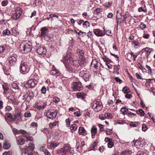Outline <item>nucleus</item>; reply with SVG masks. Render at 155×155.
Segmentation results:
<instances>
[{
    "instance_id": "f257e3e1",
    "label": "nucleus",
    "mask_w": 155,
    "mask_h": 155,
    "mask_svg": "<svg viewBox=\"0 0 155 155\" xmlns=\"http://www.w3.org/2000/svg\"><path fill=\"white\" fill-rule=\"evenodd\" d=\"M63 63L64 64L67 71L70 73H75V70H81L83 68L82 65L84 63V60H73L70 57V54H68L63 58Z\"/></svg>"
},
{
    "instance_id": "f03ea898",
    "label": "nucleus",
    "mask_w": 155,
    "mask_h": 155,
    "mask_svg": "<svg viewBox=\"0 0 155 155\" xmlns=\"http://www.w3.org/2000/svg\"><path fill=\"white\" fill-rule=\"evenodd\" d=\"M31 43L29 41L24 42L20 46V51L23 53H27L31 52L32 49Z\"/></svg>"
},
{
    "instance_id": "7ed1b4c3",
    "label": "nucleus",
    "mask_w": 155,
    "mask_h": 155,
    "mask_svg": "<svg viewBox=\"0 0 155 155\" xmlns=\"http://www.w3.org/2000/svg\"><path fill=\"white\" fill-rule=\"evenodd\" d=\"M72 149L73 148L71 147L69 144H64L63 147L62 148L63 155H68L69 154H70L71 155H72L74 153L73 150H72Z\"/></svg>"
},
{
    "instance_id": "20e7f679",
    "label": "nucleus",
    "mask_w": 155,
    "mask_h": 155,
    "mask_svg": "<svg viewBox=\"0 0 155 155\" xmlns=\"http://www.w3.org/2000/svg\"><path fill=\"white\" fill-rule=\"evenodd\" d=\"M91 105L92 108L96 112H98L101 110L103 107L102 103L99 101H94L91 104Z\"/></svg>"
},
{
    "instance_id": "39448f33",
    "label": "nucleus",
    "mask_w": 155,
    "mask_h": 155,
    "mask_svg": "<svg viewBox=\"0 0 155 155\" xmlns=\"http://www.w3.org/2000/svg\"><path fill=\"white\" fill-rule=\"evenodd\" d=\"M58 110H48L46 112V115L47 117L52 120H54L58 114Z\"/></svg>"
},
{
    "instance_id": "423d86ee",
    "label": "nucleus",
    "mask_w": 155,
    "mask_h": 155,
    "mask_svg": "<svg viewBox=\"0 0 155 155\" xmlns=\"http://www.w3.org/2000/svg\"><path fill=\"white\" fill-rule=\"evenodd\" d=\"M36 43V47L37 48V52L39 55H45L46 53L47 50L45 47L41 45H39V44Z\"/></svg>"
},
{
    "instance_id": "0eeeda50",
    "label": "nucleus",
    "mask_w": 155,
    "mask_h": 155,
    "mask_svg": "<svg viewBox=\"0 0 155 155\" xmlns=\"http://www.w3.org/2000/svg\"><path fill=\"white\" fill-rule=\"evenodd\" d=\"M22 13V9L20 8H17L14 13H13L12 18L13 20H16L20 17Z\"/></svg>"
},
{
    "instance_id": "6e6552de",
    "label": "nucleus",
    "mask_w": 155,
    "mask_h": 155,
    "mask_svg": "<svg viewBox=\"0 0 155 155\" xmlns=\"http://www.w3.org/2000/svg\"><path fill=\"white\" fill-rule=\"evenodd\" d=\"M79 75L80 76L82 77L85 81H89L90 75L87 71H82L80 72Z\"/></svg>"
},
{
    "instance_id": "1a4fd4ad",
    "label": "nucleus",
    "mask_w": 155,
    "mask_h": 155,
    "mask_svg": "<svg viewBox=\"0 0 155 155\" xmlns=\"http://www.w3.org/2000/svg\"><path fill=\"white\" fill-rule=\"evenodd\" d=\"M37 84L36 81L34 79H30L25 84V87L27 88L34 87Z\"/></svg>"
},
{
    "instance_id": "9d476101",
    "label": "nucleus",
    "mask_w": 155,
    "mask_h": 155,
    "mask_svg": "<svg viewBox=\"0 0 155 155\" xmlns=\"http://www.w3.org/2000/svg\"><path fill=\"white\" fill-rule=\"evenodd\" d=\"M28 66L26 62L22 61L20 66V71L21 73L23 74L27 71L28 70Z\"/></svg>"
},
{
    "instance_id": "9b49d317",
    "label": "nucleus",
    "mask_w": 155,
    "mask_h": 155,
    "mask_svg": "<svg viewBox=\"0 0 155 155\" xmlns=\"http://www.w3.org/2000/svg\"><path fill=\"white\" fill-rule=\"evenodd\" d=\"M72 88L74 91L81 90L83 87L81 82H75L73 83Z\"/></svg>"
},
{
    "instance_id": "f8f14e48",
    "label": "nucleus",
    "mask_w": 155,
    "mask_h": 155,
    "mask_svg": "<svg viewBox=\"0 0 155 155\" xmlns=\"http://www.w3.org/2000/svg\"><path fill=\"white\" fill-rule=\"evenodd\" d=\"M93 32L94 34L97 36L101 37L104 35V33L103 31L98 29H94Z\"/></svg>"
},
{
    "instance_id": "ddd939ff",
    "label": "nucleus",
    "mask_w": 155,
    "mask_h": 155,
    "mask_svg": "<svg viewBox=\"0 0 155 155\" xmlns=\"http://www.w3.org/2000/svg\"><path fill=\"white\" fill-rule=\"evenodd\" d=\"M17 56L16 55L11 56L8 58L9 62L11 65H13L17 61L16 57Z\"/></svg>"
},
{
    "instance_id": "4468645a",
    "label": "nucleus",
    "mask_w": 155,
    "mask_h": 155,
    "mask_svg": "<svg viewBox=\"0 0 155 155\" xmlns=\"http://www.w3.org/2000/svg\"><path fill=\"white\" fill-rule=\"evenodd\" d=\"M40 31H41V36L42 38L45 37L48 32V30L46 27H42Z\"/></svg>"
},
{
    "instance_id": "2eb2a0df",
    "label": "nucleus",
    "mask_w": 155,
    "mask_h": 155,
    "mask_svg": "<svg viewBox=\"0 0 155 155\" xmlns=\"http://www.w3.org/2000/svg\"><path fill=\"white\" fill-rule=\"evenodd\" d=\"M59 145V143L58 142L52 141L48 143V147L50 149H54Z\"/></svg>"
},
{
    "instance_id": "dca6fc26",
    "label": "nucleus",
    "mask_w": 155,
    "mask_h": 155,
    "mask_svg": "<svg viewBox=\"0 0 155 155\" xmlns=\"http://www.w3.org/2000/svg\"><path fill=\"white\" fill-rule=\"evenodd\" d=\"M50 74L52 75L59 76L60 74L58 71L54 67H53L52 69L50 71Z\"/></svg>"
},
{
    "instance_id": "f3484780",
    "label": "nucleus",
    "mask_w": 155,
    "mask_h": 155,
    "mask_svg": "<svg viewBox=\"0 0 155 155\" xmlns=\"http://www.w3.org/2000/svg\"><path fill=\"white\" fill-rule=\"evenodd\" d=\"M97 129L95 126H93L91 129V137L92 138L94 137L95 135L97 133Z\"/></svg>"
},
{
    "instance_id": "a211bd4d",
    "label": "nucleus",
    "mask_w": 155,
    "mask_h": 155,
    "mask_svg": "<svg viewBox=\"0 0 155 155\" xmlns=\"http://www.w3.org/2000/svg\"><path fill=\"white\" fill-rule=\"evenodd\" d=\"M12 115L10 113H7L5 116V120L8 122H10V120H11Z\"/></svg>"
},
{
    "instance_id": "6ab92c4d",
    "label": "nucleus",
    "mask_w": 155,
    "mask_h": 155,
    "mask_svg": "<svg viewBox=\"0 0 155 155\" xmlns=\"http://www.w3.org/2000/svg\"><path fill=\"white\" fill-rule=\"evenodd\" d=\"M91 65L92 67H94L96 69H97L98 67V62L96 60H93L91 63Z\"/></svg>"
},
{
    "instance_id": "aec40b11",
    "label": "nucleus",
    "mask_w": 155,
    "mask_h": 155,
    "mask_svg": "<svg viewBox=\"0 0 155 155\" xmlns=\"http://www.w3.org/2000/svg\"><path fill=\"white\" fill-rule=\"evenodd\" d=\"M86 94L84 92L78 93L77 94L76 96L78 98H81L82 99H84L85 98Z\"/></svg>"
},
{
    "instance_id": "412c9836",
    "label": "nucleus",
    "mask_w": 155,
    "mask_h": 155,
    "mask_svg": "<svg viewBox=\"0 0 155 155\" xmlns=\"http://www.w3.org/2000/svg\"><path fill=\"white\" fill-rule=\"evenodd\" d=\"M17 143L18 145H23L25 143V140L23 138H19L16 139Z\"/></svg>"
},
{
    "instance_id": "4be33fe9",
    "label": "nucleus",
    "mask_w": 155,
    "mask_h": 155,
    "mask_svg": "<svg viewBox=\"0 0 155 155\" xmlns=\"http://www.w3.org/2000/svg\"><path fill=\"white\" fill-rule=\"evenodd\" d=\"M77 53H78V55L80 58H81V60L83 59L84 60V51L82 50H81L79 49H78L77 50Z\"/></svg>"
},
{
    "instance_id": "5701e85b",
    "label": "nucleus",
    "mask_w": 155,
    "mask_h": 155,
    "mask_svg": "<svg viewBox=\"0 0 155 155\" xmlns=\"http://www.w3.org/2000/svg\"><path fill=\"white\" fill-rule=\"evenodd\" d=\"M79 133L80 134L82 135H84L86 134V131L84 128L81 127H80L79 129Z\"/></svg>"
},
{
    "instance_id": "b1692460",
    "label": "nucleus",
    "mask_w": 155,
    "mask_h": 155,
    "mask_svg": "<svg viewBox=\"0 0 155 155\" xmlns=\"http://www.w3.org/2000/svg\"><path fill=\"white\" fill-rule=\"evenodd\" d=\"M2 88L4 90V93L5 94H7L9 93V88L6 85H2Z\"/></svg>"
},
{
    "instance_id": "393cba45",
    "label": "nucleus",
    "mask_w": 155,
    "mask_h": 155,
    "mask_svg": "<svg viewBox=\"0 0 155 155\" xmlns=\"http://www.w3.org/2000/svg\"><path fill=\"white\" fill-rule=\"evenodd\" d=\"M128 109L125 107H122L120 110V112L124 115L127 114L128 112Z\"/></svg>"
},
{
    "instance_id": "a878e982",
    "label": "nucleus",
    "mask_w": 155,
    "mask_h": 155,
    "mask_svg": "<svg viewBox=\"0 0 155 155\" xmlns=\"http://www.w3.org/2000/svg\"><path fill=\"white\" fill-rule=\"evenodd\" d=\"M77 126L76 124H73L71 125L70 127V129L71 132H73L76 130L77 129Z\"/></svg>"
},
{
    "instance_id": "bb28decb",
    "label": "nucleus",
    "mask_w": 155,
    "mask_h": 155,
    "mask_svg": "<svg viewBox=\"0 0 155 155\" xmlns=\"http://www.w3.org/2000/svg\"><path fill=\"white\" fill-rule=\"evenodd\" d=\"M58 124V122L57 121H55L53 123H49V128L51 129H52Z\"/></svg>"
},
{
    "instance_id": "cd10ccee",
    "label": "nucleus",
    "mask_w": 155,
    "mask_h": 155,
    "mask_svg": "<svg viewBox=\"0 0 155 155\" xmlns=\"http://www.w3.org/2000/svg\"><path fill=\"white\" fill-rule=\"evenodd\" d=\"M136 111L137 114H139V113L140 114V116H143L145 114L144 111L141 109H140L139 110H137Z\"/></svg>"
},
{
    "instance_id": "c85d7f7f",
    "label": "nucleus",
    "mask_w": 155,
    "mask_h": 155,
    "mask_svg": "<svg viewBox=\"0 0 155 155\" xmlns=\"http://www.w3.org/2000/svg\"><path fill=\"white\" fill-rule=\"evenodd\" d=\"M130 89L126 86L123 88L122 91L125 94H128L130 91Z\"/></svg>"
},
{
    "instance_id": "c756f323",
    "label": "nucleus",
    "mask_w": 155,
    "mask_h": 155,
    "mask_svg": "<svg viewBox=\"0 0 155 155\" xmlns=\"http://www.w3.org/2000/svg\"><path fill=\"white\" fill-rule=\"evenodd\" d=\"M43 147H42V148H41L40 149L41 151L42 150L43 151L45 155H51L50 152H49L47 150L44 149L43 150Z\"/></svg>"
},
{
    "instance_id": "7c9ffc66",
    "label": "nucleus",
    "mask_w": 155,
    "mask_h": 155,
    "mask_svg": "<svg viewBox=\"0 0 155 155\" xmlns=\"http://www.w3.org/2000/svg\"><path fill=\"white\" fill-rule=\"evenodd\" d=\"M122 16L124 18L123 19V22L124 23H126V19L129 17V15L126 14H125L123 15Z\"/></svg>"
},
{
    "instance_id": "2f4dec72",
    "label": "nucleus",
    "mask_w": 155,
    "mask_h": 155,
    "mask_svg": "<svg viewBox=\"0 0 155 155\" xmlns=\"http://www.w3.org/2000/svg\"><path fill=\"white\" fill-rule=\"evenodd\" d=\"M3 33L4 35H9L11 34V32L8 29H6L3 31Z\"/></svg>"
},
{
    "instance_id": "473e14b6",
    "label": "nucleus",
    "mask_w": 155,
    "mask_h": 155,
    "mask_svg": "<svg viewBox=\"0 0 155 155\" xmlns=\"http://www.w3.org/2000/svg\"><path fill=\"white\" fill-rule=\"evenodd\" d=\"M129 54L130 55L131 58H132V57H133V60L134 61H135L136 60L135 58L137 57V55L134 54L132 52H131L130 53H129L128 54V55Z\"/></svg>"
},
{
    "instance_id": "72a5a7b5",
    "label": "nucleus",
    "mask_w": 155,
    "mask_h": 155,
    "mask_svg": "<svg viewBox=\"0 0 155 155\" xmlns=\"http://www.w3.org/2000/svg\"><path fill=\"white\" fill-rule=\"evenodd\" d=\"M10 147V143L5 142L4 143L3 148L6 149H8Z\"/></svg>"
},
{
    "instance_id": "f704fd0d",
    "label": "nucleus",
    "mask_w": 155,
    "mask_h": 155,
    "mask_svg": "<svg viewBox=\"0 0 155 155\" xmlns=\"http://www.w3.org/2000/svg\"><path fill=\"white\" fill-rule=\"evenodd\" d=\"M83 27L84 28H87L90 26L89 23L87 21H85L82 24Z\"/></svg>"
},
{
    "instance_id": "c9c22d12",
    "label": "nucleus",
    "mask_w": 155,
    "mask_h": 155,
    "mask_svg": "<svg viewBox=\"0 0 155 155\" xmlns=\"http://www.w3.org/2000/svg\"><path fill=\"white\" fill-rule=\"evenodd\" d=\"M24 116L25 117H29L31 116V114L30 111H26L24 115Z\"/></svg>"
},
{
    "instance_id": "e433bc0d",
    "label": "nucleus",
    "mask_w": 155,
    "mask_h": 155,
    "mask_svg": "<svg viewBox=\"0 0 155 155\" xmlns=\"http://www.w3.org/2000/svg\"><path fill=\"white\" fill-rule=\"evenodd\" d=\"M53 101L55 103H58L60 101V99L58 97L55 96L53 97Z\"/></svg>"
},
{
    "instance_id": "4c0bfd02",
    "label": "nucleus",
    "mask_w": 155,
    "mask_h": 155,
    "mask_svg": "<svg viewBox=\"0 0 155 155\" xmlns=\"http://www.w3.org/2000/svg\"><path fill=\"white\" fill-rule=\"evenodd\" d=\"M24 137H26V139L28 141H32L33 140V138L31 136L25 135Z\"/></svg>"
},
{
    "instance_id": "58836bf2",
    "label": "nucleus",
    "mask_w": 155,
    "mask_h": 155,
    "mask_svg": "<svg viewBox=\"0 0 155 155\" xmlns=\"http://www.w3.org/2000/svg\"><path fill=\"white\" fill-rule=\"evenodd\" d=\"M146 27V25H145L143 22H141L140 26V28L142 29L143 30Z\"/></svg>"
},
{
    "instance_id": "ea45409f",
    "label": "nucleus",
    "mask_w": 155,
    "mask_h": 155,
    "mask_svg": "<svg viewBox=\"0 0 155 155\" xmlns=\"http://www.w3.org/2000/svg\"><path fill=\"white\" fill-rule=\"evenodd\" d=\"M104 114L105 116H106V118L108 119L112 118L111 114L110 113L106 112Z\"/></svg>"
},
{
    "instance_id": "a19ab883",
    "label": "nucleus",
    "mask_w": 155,
    "mask_h": 155,
    "mask_svg": "<svg viewBox=\"0 0 155 155\" xmlns=\"http://www.w3.org/2000/svg\"><path fill=\"white\" fill-rule=\"evenodd\" d=\"M66 123V126L67 127H69L70 125L71 120L69 118L65 120Z\"/></svg>"
},
{
    "instance_id": "79ce46f5",
    "label": "nucleus",
    "mask_w": 155,
    "mask_h": 155,
    "mask_svg": "<svg viewBox=\"0 0 155 155\" xmlns=\"http://www.w3.org/2000/svg\"><path fill=\"white\" fill-rule=\"evenodd\" d=\"M112 4V2H106L103 5L106 7L108 8Z\"/></svg>"
},
{
    "instance_id": "37998d69",
    "label": "nucleus",
    "mask_w": 155,
    "mask_h": 155,
    "mask_svg": "<svg viewBox=\"0 0 155 155\" xmlns=\"http://www.w3.org/2000/svg\"><path fill=\"white\" fill-rule=\"evenodd\" d=\"M147 129V126L145 124H143L142 125V130L143 131H145Z\"/></svg>"
},
{
    "instance_id": "c03bdc74",
    "label": "nucleus",
    "mask_w": 155,
    "mask_h": 155,
    "mask_svg": "<svg viewBox=\"0 0 155 155\" xmlns=\"http://www.w3.org/2000/svg\"><path fill=\"white\" fill-rule=\"evenodd\" d=\"M116 20L117 23V26H118L119 24H120L121 23L122 19L121 18H118L116 16Z\"/></svg>"
},
{
    "instance_id": "a18cd8bd",
    "label": "nucleus",
    "mask_w": 155,
    "mask_h": 155,
    "mask_svg": "<svg viewBox=\"0 0 155 155\" xmlns=\"http://www.w3.org/2000/svg\"><path fill=\"white\" fill-rule=\"evenodd\" d=\"M28 148L31 150H33L34 149V146L33 144L30 143L28 145Z\"/></svg>"
},
{
    "instance_id": "49530a36",
    "label": "nucleus",
    "mask_w": 155,
    "mask_h": 155,
    "mask_svg": "<svg viewBox=\"0 0 155 155\" xmlns=\"http://www.w3.org/2000/svg\"><path fill=\"white\" fill-rule=\"evenodd\" d=\"M5 49V48L4 46H0V54L4 52Z\"/></svg>"
},
{
    "instance_id": "de8ad7c7",
    "label": "nucleus",
    "mask_w": 155,
    "mask_h": 155,
    "mask_svg": "<svg viewBox=\"0 0 155 155\" xmlns=\"http://www.w3.org/2000/svg\"><path fill=\"white\" fill-rule=\"evenodd\" d=\"M106 133L107 134L110 135L112 133V130L111 129H106Z\"/></svg>"
},
{
    "instance_id": "09e8293b",
    "label": "nucleus",
    "mask_w": 155,
    "mask_h": 155,
    "mask_svg": "<svg viewBox=\"0 0 155 155\" xmlns=\"http://www.w3.org/2000/svg\"><path fill=\"white\" fill-rule=\"evenodd\" d=\"M127 153H129V150H124L122 151L120 155H126Z\"/></svg>"
},
{
    "instance_id": "8fccbe9b",
    "label": "nucleus",
    "mask_w": 155,
    "mask_h": 155,
    "mask_svg": "<svg viewBox=\"0 0 155 155\" xmlns=\"http://www.w3.org/2000/svg\"><path fill=\"white\" fill-rule=\"evenodd\" d=\"M137 155H147V154L143 151H139L138 152Z\"/></svg>"
},
{
    "instance_id": "3c124183",
    "label": "nucleus",
    "mask_w": 155,
    "mask_h": 155,
    "mask_svg": "<svg viewBox=\"0 0 155 155\" xmlns=\"http://www.w3.org/2000/svg\"><path fill=\"white\" fill-rule=\"evenodd\" d=\"M114 79L117 82H118L119 84H120L122 82V80L118 77H116Z\"/></svg>"
},
{
    "instance_id": "603ef678",
    "label": "nucleus",
    "mask_w": 155,
    "mask_h": 155,
    "mask_svg": "<svg viewBox=\"0 0 155 155\" xmlns=\"http://www.w3.org/2000/svg\"><path fill=\"white\" fill-rule=\"evenodd\" d=\"M114 145V143L112 141H110L107 143L108 147L109 148H112Z\"/></svg>"
},
{
    "instance_id": "864d4df0",
    "label": "nucleus",
    "mask_w": 155,
    "mask_h": 155,
    "mask_svg": "<svg viewBox=\"0 0 155 155\" xmlns=\"http://www.w3.org/2000/svg\"><path fill=\"white\" fill-rule=\"evenodd\" d=\"M8 100L12 101L15 98V96L13 95H10L8 97Z\"/></svg>"
},
{
    "instance_id": "5fc2aeb1",
    "label": "nucleus",
    "mask_w": 155,
    "mask_h": 155,
    "mask_svg": "<svg viewBox=\"0 0 155 155\" xmlns=\"http://www.w3.org/2000/svg\"><path fill=\"white\" fill-rule=\"evenodd\" d=\"M42 93L45 94L46 93V89L45 87H43L41 89Z\"/></svg>"
},
{
    "instance_id": "6e6d98bb",
    "label": "nucleus",
    "mask_w": 155,
    "mask_h": 155,
    "mask_svg": "<svg viewBox=\"0 0 155 155\" xmlns=\"http://www.w3.org/2000/svg\"><path fill=\"white\" fill-rule=\"evenodd\" d=\"M99 117L100 119L102 120H104L105 119V118H106V116H105V114H104V115L102 114L100 115Z\"/></svg>"
},
{
    "instance_id": "4d7b16f0",
    "label": "nucleus",
    "mask_w": 155,
    "mask_h": 155,
    "mask_svg": "<svg viewBox=\"0 0 155 155\" xmlns=\"http://www.w3.org/2000/svg\"><path fill=\"white\" fill-rule=\"evenodd\" d=\"M12 87L13 88L17 89L18 86L17 84L15 83H13L11 85Z\"/></svg>"
},
{
    "instance_id": "13d9d810",
    "label": "nucleus",
    "mask_w": 155,
    "mask_h": 155,
    "mask_svg": "<svg viewBox=\"0 0 155 155\" xmlns=\"http://www.w3.org/2000/svg\"><path fill=\"white\" fill-rule=\"evenodd\" d=\"M49 16H50V18H51L52 19V20H53L52 18L53 17H56L57 18H58V15H55V14L53 15V14H51L49 15Z\"/></svg>"
},
{
    "instance_id": "bf43d9fd",
    "label": "nucleus",
    "mask_w": 155,
    "mask_h": 155,
    "mask_svg": "<svg viewBox=\"0 0 155 155\" xmlns=\"http://www.w3.org/2000/svg\"><path fill=\"white\" fill-rule=\"evenodd\" d=\"M127 115L128 116L131 117L132 115L133 116H135L136 115V114L134 113H131L130 111H128Z\"/></svg>"
},
{
    "instance_id": "052dcab7",
    "label": "nucleus",
    "mask_w": 155,
    "mask_h": 155,
    "mask_svg": "<svg viewBox=\"0 0 155 155\" xmlns=\"http://www.w3.org/2000/svg\"><path fill=\"white\" fill-rule=\"evenodd\" d=\"M56 152V153L58 154H61L62 155H63V153L62 150V148H61L60 149H58L55 151Z\"/></svg>"
},
{
    "instance_id": "680f3d73",
    "label": "nucleus",
    "mask_w": 155,
    "mask_h": 155,
    "mask_svg": "<svg viewBox=\"0 0 155 155\" xmlns=\"http://www.w3.org/2000/svg\"><path fill=\"white\" fill-rule=\"evenodd\" d=\"M146 67L147 68L149 71L148 73L150 74H151L152 73V69H151V68H150V67L147 65H146Z\"/></svg>"
},
{
    "instance_id": "e2e57ef3",
    "label": "nucleus",
    "mask_w": 155,
    "mask_h": 155,
    "mask_svg": "<svg viewBox=\"0 0 155 155\" xmlns=\"http://www.w3.org/2000/svg\"><path fill=\"white\" fill-rule=\"evenodd\" d=\"M13 104H18L19 102H18V101L17 100V99L15 98L12 101Z\"/></svg>"
},
{
    "instance_id": "0e129e2a",
    "label": "nucleus",
    "mask_w": 155,
    "mask_h": 155,
    "mask_svg": "<svg viewBox=\"0 0 155 155\" xmlns=\"http://www.w3.org/2000/svg\"><path fill=\"white\" fill-rule=\"evenodd\" d=\"M8 2L7 1H3L2 2V5L3 6H5L7 5Z\"/></svg>"
},
{
    "instance_id": "69168bd1",
    "label": "nucleus",
    "mask_w": 155,
    "mask_h": 155,
    "mask_svg": "<svg viewBox=\"0 0 155 155\" xmlns=\"http://www.w3.org/2000/svg\"><path fill=\"white\" fill-rule=\"evenodd\" d=\"M74 114L75 115L77 116V117H79L81 115V114H80V111L75 112L74 113Z\"/></svg>"
},
{
    "instance_id": "338daca9",
    "label": "nucleus",
    "mask_w": 155,
    "mask_h": 155,
    "mask_svg": "<svg viewBox=\"0 0 155 155\" xmlns=\"http://www.w3.org/2000/svg\"><path fill=\"white\" fill-rule=\"evenodd\" d=\"M125 96L127 98L130 99L132 97V95L131 94H127L125 95Z\"/></svg>"
},
{
    "instance_id": "774afa93",
    "label": "nucleus",
    "mask_w": 155,
    "mask_h": 155,
    "mask_svg": "<svg viewBox=\"0 0 155 155\" xmlns=\"http://www.w3.org/2000/svg\"><path fill=\"white\" fill-rule=\"evenodd\" d=\"M12 153L11 152H5L3 153V155H12Z\"/></svg>"
}]
</instances>
